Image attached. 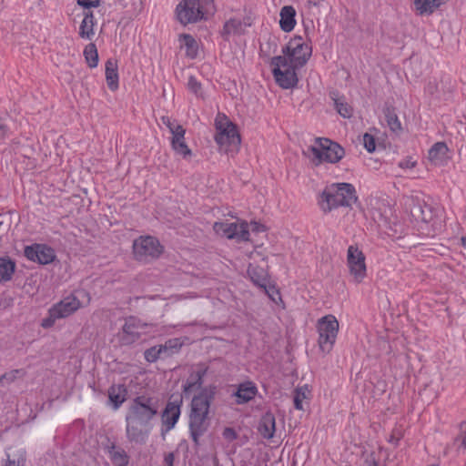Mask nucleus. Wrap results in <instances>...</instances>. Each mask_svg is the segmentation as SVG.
I'll return each mask as SVG.
<instances>
[{"label":"nucleus","mask_w":466,"mask_h":466,"mask_svg":"<svg viewBox=\"0 0 466 466\" xmlns=\"http://www.w3.org/2000/svg\"><path fill=\"white\" fill-rule=\"evenodd\" d=\"M369 466H379V463H378V461H377L376 460H374V459H373V460L370 461V465H369Z\"/></svg>","instance_id":"nucleus-58"},{"label":"nucleus","mask_w":466,"mask_h":466,"mask_svg":"<svg viewBox=\"0 0 466 466\" xmlns=\"http://www.w3.org/2000/svg\"><path fill=\"white\" fill-rule=\"evenodd\" d=\"M213 230L217 235L228 239H236L238 242L249 240V227L248 223L245 220H242L240 223L217 221L213 225Z\"/></svg>","instance_id":"nucleus-11"},{"label":"nucleus","mask_w":466,"mask_h":466,"mask_svg":"<svg viewBox=\"0 0 466 466\" xmlns=\"http://www.w3.org/2000/svg\"><path fill=\"white\" fill-rule=\"evenodd\" d=\"M134 258L139 261L147 263L158 258L164 252V247L159 240L153 236H140L133 241Z\"/></svg>","instance_id":"nucleus-7"},{"label":"nucleus","mask_w":466,"mask_h":466,"mask_svg":"<svg viewBox=\"0 0 466 466\" xmlns=\"http://www.w3.org/2000/svg\"><path fill=\"white\" fill-rule=\"evenodd\" d=\"M24 255L28 260L41 265L50 264L56 259V250L46 244L40 243L25 246Z\"/></svg>","instance_id":"nucleus-15"},{"label":"nucleus","mask_w":466,"mask_h":466,"mask_svg":"<svg viewBox=\"0 0 466 466\" xmlns=\"http://www.w3.org/2000/svg\"><path fill=\"white\" fill-rule=\"evenodd\" d=\"M182 405V397H175V395H172L169 398L161 415L162 435L166 434L167 432L170 431L175 428L181 415Z\"/></svg>","instance_id":"nucleus-14"},{"label":"nucleus","mask_w":466,"mask_h":466,"mask_svg":"<svg viewBox=\"0 0 466 466\" xmlns=\"http://www.w3.org/2000/svg\"><path fill=\"white\" fill-rule=\"evenodd\" d=\"M157 412V400L147 395H140L132 400L126 416L150 425V421Z\"/></svg>","instance_id":"nucleus-5"},{"label":"nucleus","mask_w":466,"mask_h":466,"mask_svg":"<svg viewBox=\"0 0 466 466\" xmlns=\"http://www.w3.org/2000/svg\"><path fill=\"white\" fill-rule=\"evenodd\" d=\"M101 0H77V5L89 9L92 7H98L100 5Z\"/></svg>","instance_id":"nucleus-47"},{"label":"nucleus","mask_w":466,"mask_h":466,"mask_svg":"<svg viewBox=\"0 0 466 466\" xmlns=\"http://www.w3.org/2000/svg\"><path fill=\"white\" fill-rule=\"evenodd\" d=\"M127 388L125 384H113L107 390L108 404L114 410H118L127 400Z\"/></svg>","instance_id":"nucleus-20"},{"label":"nucleus","mask_w":466,"mask_h":466,"mask_svg":"<svg viewBox=\"0 0 466 466\" xmlns=\"http://www.w3.org/2000/svg\"><path fill=\"white\" fill-rule=\"evenodd\" d=\"M208 367L203 363H199L194 370L189 372L186 381L197 385V387L204 388V377L207 375Z\"/></svg>","instance_id":"nucleus-30"},{"label":"nucleus","mask_w":466,"mask_h":466,"mask_svg":"<svg viewBox=\"0 0 466 466\" xmlns=\"http://www.w3.org/2000/svg\"><path fill=\"white\" fill-rule=\"evenodd\" d=\"M10 128L7 125L0 123V140L9 136Z\"/></svg>","instance_id":"nucleus-53"},{"label":"nucleus","mask_w":466,"mask_h":466,"mask_svg":"<svg viewBox=\"0 0 466 466\" xmlns=\"http://www.w3.org/2000/svg\"><path fill=\"white\" fill-rule=\"evenodd\" d=\"M216 129L217 133L214 138L221 148L228 152L238 147L241 139L235 124L230 121L226 123L216 122Z\"/></svg>","instance_id":"nucleus-10"},{"label":"nucleus","mask_w":466,"mask_h":466,"mask_svg":"<svg viewBox=\"0 0 466 466\" xmlns=\"http://www.w3.org/2000/svg\"><path fill=\"white\" fill-rule=\"evenodd\" d=\"M104 451L108 454L109 459L115 466H128L129 455L121 447H116L114 441H110L104 446Z\"/></svg>","instance_id":"nucleus-18"},{"label":"nucleus","mask_w":466,"mask_h":466,"mask_svg":"<svg viewBox=\"0 0 466 466\" xmlns=\"http://www.w3.org/2000/svg\"><path fill=\"white\" fill-rule=\"evenodd\" d=\"M82 308L81 301L73 294L49 308L47 316L41 320L44 329L52 328L57 319H66Z\"/></svg>","instance_id":"nucleus-6"},{"label":"nucleus","mask_w":466,"mask_h":466,"mask_svg":"<svg viewBox=\"0 0 466 466\" xmlns=\"http://www.w3.org/2000/svg\"><path fill=\"white\" fill-rule=\"evenodd\" d=\"M279 27L286 33L291 32L296 25V10L292 5H284L279 12Z\"/></svg>","instance_id":"nucleus-24"},{"label":"nucleus","mask_w":466,"mask_h":466,"mask_svg":"<svg viewBox=\"0 0 466 466\" xmlns=\"http://www.w3.org/2000/svg\"><path fill=\"white\" fill-rule=\"evenodd\" d=\"M160 346L162 348L164 357L167 358L175 353H177L183 346V342L180 340V339L174 338L167 339L165 344Z\"/></svg>","instance_id":"nucleus-34"},{"label":"nucleus","mask_w":466,"mask_h":466,"mask_svg":"<svg viewBox=\"0 0 466 466\" xmlns=\"http://www.w3.org/2000/svg\"><path fill=\"white\" fill-rule=\"evenodd\" d=\"M176 15L180 24H195L204 18V10L200 0H182L176 7Z\"/></svg>","instance_id":"nucleus-12"},{"label":"nucleus","mask_w":466,"mask_h":466,"mask_svg":"<svg viewBox=\"0 0 466 466\" xmlns=\"http://www.w3.org/2000/svg\"><path fill=\"white\" fill-rule=\"evenodd\" d=\"M96 24L93 12L88 11L84 13V18L79 26V36L83 39L91 40L95 35L94 26Z\"/></svg>","instance_id":"nucleus-28"},{"label":"nucleus","mask_w":466,"mask_h":466,"mask_svg":"<svg viewBox=\"0 0 466 466\" xmlns=\"http://www.w3.org/2000/svg\"><path fill=\"white\" fill-rule=\"evenodd\" d=\"M223 437L231 441L238 438V434L233 428L227 427L223 431Z\"/></svg>","instance_id":"nucleus-49"},{"label":"nucleus","mask_w":466,"mask_h":466,"mask_svg":"<svg viewBox=\"0 0 466 466\" xmlns=\"http://www.w3.org/2000/svg\"><path fill=\"white\" fill-rule=\"evenodd\" d=\"M449 148L445 142H436L428 151L429 160L435 166H444L449 160Z\"/></svg>","instance_id":"nucleus-19"},{"label":"nucleus","mask_w":466,"mask_h":466,"mask_svg":"<svg viewBox=\"0 0 466 466\" xmlns=\"http://www.w3.org/2000/svg\"><path fill=\"white\" fill-rule=\"evenodd\" d=\"M258 393V388L252 381H245L238 387L234 396L237 398L236 402L239 405L248 403L255 398Z\"/></svg>","instance_id":"nucleus-23"},{"label":"nucleus","mask_w":466,"mask_h":466,"mask_svg":"<svg viewBox=\"0 0 466 466\" xmlns=\"http://www.w3.org/2000/svg\"><path fill=\"white\" fill-rule=\"evenodd\" d=\"M410 214L416 221L425 224L431 223L435 215L433 208L425 202H417L410 208Z\"/></svg>","instance_id":"nucleus-21"},{"label":"nucleus","mask_w":466,"mask_h":466,"mask_svg":"<svg viewBox=\"0 0 466 466\" xmlns=\"http://www.w3.org/2000/svg\"><path fill=\"white\" fill-rule=\"evenodd\" d=\"M461 246L466 249V237L461 238Z\"/></svg>","instance_id":"nucleus-57"},{"label":"nucleus","mask_w":466,"mask_h":466,"mask_svg":"<svg viewBox=\"0 0 466 466\" xmlns=\"http://www.w3.org/2000/svg\"><path fill=\"white\" fill-rule=\"evenodd\" d=\"M187 88L190 92L194 93L197 96H202V85L196 76H190L187 81Z\"/></svg>","instance_id":"nucleus-41"},{"label":"nucleus","mask_w":466,"mask_h":466,"mask_svg":"<svg viewBox=\"0 0 466 466\" xmlns=\"http://www.w3.org/2000/svg\"><path fill=\"white\" fill-rule=\"evenodd\" d=\"M363 146H364V148L369 153H373L376 150V140H375V137L372 135L369 134V133H365L363 135Z\"/></svg>","instance_id":"nucleus-43"},{"label":"nucleus","mask_w":466,"mask_h":466,"mask_svg":"<svg viewBox=\"0 0 466 466\" xmlns=\"http://www.w3.org/2000/svg\"><path fill=\"white\" fill-rule=\"evenodd\" d=\"M83 55L90 68H95L97 66L99 57L96 46L94 43H89L86 46Z\"/></svg>","instance_id":"nucleus-32"},{"label":"nucleus","mask_w":466,"mask_h":466,"mask_svg":"<svg viewBox=\"0 0 466 466\" xmlns=\"http://www.w3.org/2000/svg\"><path fill=\"white\" fill-rule=\"evenodd\" d=\"M203 388H200V387H197V385H193L187 381H184L183 384H182V392L180 395H177L176 397H182L183 399L186 398V399H188L191 394L194 392V391H197L198 390V392L202 390Z\"/></svg>","instance_id":"nucleus-42"},{"label":"nucleus","mask_w":466,"mask_h":466,"mask_svg":"<svg viewBox=\"0 0 466 466\" xmlns=\"http://www.w3.org/2000/svg\"><path fill=\"white\" fill-rule=\"evenodd\" d=\"M270 66L273 77L278 86L283 89H291L297 86L299 76L297 71L301 67H296L288 61V57L275 56L270 58Z\"/></svg>","instance_id":"nucleus-4"},{"label":"nucleus","mask_w":466,"mask_h":466,"mask_svg":"<svg viewBox=\"0 0 466 466\" xmlns=\"http://www.w3.org/2000/svg\"><path fill=\"white\" fill-rule=\"evenodd\" d=\"M215 394L216 387L207 386L191 399L187 426L189 437L195 447L200 445L201 438L208 432L211 426L209 410Z\"/></svg>","instance_id":"nucleus-1"},{"label":"nucleus","mask_w":466,"mask_h":466,"mask_svg":"<svg viewBox=\"0 0 466 466\" xmlns=\"http://www.w3.org/2000/svg\"><path fill=\"white\" fill-rule=\"evenodd\" d=\"M15 261L9 257H0V282L9 281L15 270Z\"/></svg>","instance_id":"nucleus-29"},{"label":"nucleus","mask_w":466,"mask_h":466,"mask_svg":"<svg viewBox=\"0 0 466 466\" xmlns=\"http://www.w3.org/2000/svg\"><path fill=\"white\" fill-rule=\"evenodd\" d=\"M144 358L147 362L153 363L157 361L160 358H165L162 348L160 345L151 347L145 350Z\"/></svg>","instance_id":"nucleus-38"},{"label":"nucleus","mask_w":466,"mask_h":466,"mask_svg":"<svg viewBox=\"0 0 466 466\" xmlns=\"http://www.w3.org/2000/svg\"><path fill=\"white\" fill-rule=\"evenodd\" d=\"M308 1H309V3L310 5H314V6H317V5H319V2H320L321 0H308Z\"/></svg>","instance_id":"nucleus-56"},{"label":"nucleus","mask_w":466,"mask_h":466,"mask_svg":"<svg viewBox=\"0 0 466 466\" xmlns=\"http://www.w3.org/2000/svg\"><path fill=\"white\" fill-rule=\"evenodd\" d=\"M267 46L268 48V54L271 52L276 53L278 49V39L276 37H269L267 42Z\"/></svg>","instance_id":"nucleus-51"},{"label":"nucleus","mask_w":466,"mask_h":466,"mask_svg":"<svg viewBox=\"0 0 466 466\" xmlns=\"http://www.w3.org/2000/svg\"><path fill=\"white\" fill-rule=\"evenodd\" d=\"M282 56L296 67H303L312 55V46L304 41L300 35H294L288 44L282 47Z\"/></svg>","instance_id":"nucleus-8"},{"label":"nucleus","mask_w":466,"mask_h":466,"mask_svg":"<svg viewBox=\"0 0 466 466\" xmlns=\"http://www.w3.org/2000/svg\"><path fill=\"white\" fill-rule=\"evenodd\" d=\"M319 346L322 352L329 353L336 342L339 321L333 315H327L318 320Z\"/></svg>","instance_id":"nucleus-9"},{"label":"nucleus","mask_w":466,"mask_h":466,"mask_svg":"<svg viewBox=\"0 0 466 466\" xmlns=\"http://www.w3.org/2000/svg\"><path fill=\"white\" fill-rule=\"evenodd\" d=\"M334 105L337 112L344 118H350L352 116V107L341 98H335Z\"/></svg>","instance_id":"nucleus-39"},{"label":"nucleus","mask_w":466,"mask_h":466,"mask_svg":"<svg viewBox=\"0 0 466 466\" xmlns=\"http://www.w3.org/2000/svg\"><path fill=\"white\" fill-rule=\"evenodd\" d=\"M306 398L305 392L302 390V389H297L295 390L294 395V407L296 410H303V404L302 400Z\"/></svg>","instance_id":"nucleus-46"},{"label":"nucleus","mask_w":466,"mask_h":466,"mask_svg":"<svg viewBox=\"0 0 466 466\" xmlns=\"http://www.w3.org/2000/svg\"><path fill=\"white\" fill-rule=\"evenodd\" d=\"M171 145L185 139L186 129L181 126L174 127L172 131Z\"/></svg>","instance_id":"nucleus-45"},{"label":"nucleus","mask_w":466,"mask_h":466,"mask_svg":"<svg viewBox=\"0 0 466 466\" xmlns=\"http://www.w3.org/2000/svg\"><path fill=\"white\" fill-rule=\"evenodd\" d=\"M147 326L140 319L135 316H129L125 319L122 327V332L119 334V341L123 346H129L137 342L141 338V329Z\"/></svg>","instance_id":"nucleus-16"},{"label":"nucleus","mask_w":466,"mask_h":466,"mask_svg":"<svg viewBox=\"0 0 466 466\" xmlns=\"http://www.w3.org/2000/svg\"><path fill=\"white\" fill-rule=\"evenodd\" d=\"M359 200L355 187L347 182L331 183L318 196V205L320 210L330 213L339 208H350Z\"/></svg>","instance_id":"nucleus-2"},{"label":"nucleus","mask_w":466,"mask_h":466,"mask_svg":"<svg viewBox=\"0 0 466 466\" xmlns=\"http://www.w3.org/2000/svg\"><path fill=\"white\" fill-rule=\"evenodd\" d=\"M385 117L387 120V124L390 127V129L399 134L402 130L400 120L399 119L397 114L395 113L394 109L387 108L385 111Z\"/></svg>","instance_id":"nucleus-35"},{"label":"nucleus","mask_w":466,"mask_h":466,"mask_svg":"<svg viewBox=\"0 0 466 466\" xmlns=\"http://www.w3.org/2000/svg\"><path fill=\"white\" fill-rule=\"evenodd\" d=\"M161 119L163 124L166 125L167 127L168 128L169 132L172 131L174 127L179 126V124L176 120H172L168 116H162Z\"/></svg>","instance_id":"nucleus-50"},{"label":"nucleus","mask_w":466,"mask_h":466,"mask_svg":"<svg viewBox=\"0 0 466 466\" xmlns=\"http://www.w3.org/2000/svg\"><path fill=\"white\" fill-rule=\"evenodd\" d=\"M401 438V432L399 430H393L392 433L390 435L387 441L389 443L393 444L395 447H397Z\"/></svg>","instance_id":"nucleus-48"},{"label":"nucleus","mask_w":466,"mask_h":466,"mask_svg":"<svg viewBox=\"0 0 466 466\" xmlns=\"http://www.w3.org/2000/svg\"><path fill=\"white\" fill-rule=\"evenodd\" d=\"M106 81L111 91H116L119 87V75L117 60L108 58L105 65Z\"/></svg>","instance_id":"nucleus-22"},{"label":"nucleus","mask_w":466,"mask_h":466,"mask_svg":"<svg viewBox=\"0 0 466 466\" xmlns=\"http://www.w3.org/2000/svg\"><path fill=\"white\" fill-rule=\"evenodd\" d=\"M268 297L274 302H277V298L282 301L279 290L276 288L275 285H270L268 283L266 284V289H262Z\"/></svg>","instance_id":"nucleus-44"},{"label":"nucleus","mask_w":466,"mask_h":466,"mask_svg":"<svg viewBox=\"0 0 466 466\" xmlns=\"http://www.w3.org/2000/svg\"><path fill=\"white\" fill-rule=\"evenodd\" d=\"M186 47V55L194 59L198 56V46L196 39L189 34H183L180 36Z\"/></svg>","instance_id":"nucleus-33"},{"label":"nucleus","mask_w":466,"mask_h":466,"mask_svg":"<svg viewBox=\"0 0 466 466\" xmlns=\"http://www.w3.org/2000/svg\"><path fill=\"white\" fill-rule=\"evenodd\" d=\"M442 4L444 0H413L414 9L420 15L433 14Z\"/></svg>","instance_id":"nucleus-27"},{"label":"nucleus","mask_w":466,"mask_h":466,"mask_svg":"<svg viewBox=\"0 0 466 466\" xmlns=\"http://www.w3.org/2000/svg\"><path fill=\"white\" fill-rule=\"evenodd\" d=\"M151 425L126 416V437L130 443L143 445L150 434Z\"/></svg>","instance_id":"nucleus-17"},{"label":"nucleus","mask_w":466,"mask_h":466,"mask_svg":"<svg viewBox=\"0 0 466 466\" xmlns=\"http://www.w3.org/2000/svg\"><path fill=\"white\" fill-rule=\"evenodd\" d=\"M175 454L174 452H168L164 456L165 466H174Z\"/></svg>","instance_id":"nucleus-55"},{"label":"nucleus","mask_w":466,"mask_h":466,"mask_svg":"<svg viewBox=\"0 0 466 466\" xmlns=\"http://www.w3.org/2000/svg\"><path fill=\"white\" fill-rule=\"evenodd\" d=\"M171 147L175 153L181 156L184 159H189L192 156V151L187 147L185 139L172 144Z\"/></svg>","instance_id":"nucleus-40"},{"label":"nucleus","mask_w":466,"mask_h":466,"mask_svg":"<svg viewBox=\"0 0 466 466\" xmlns=\"http://www.w3.org/2000/svg\"><path fill=\"white\" fill-rule=\"evenodd\" d=\"M250 227H251V230L256 233L266 231V227L263 224L257 222V221H251Z\"/></svg>","instance_id":"nucleus-52"},{"label":"nucleus","mask_w":466,"mask_h":466,"mask_svg":"<svg viewBox=\"0 0 466 466\" xmlns=\"http://www.w3.org/2000/svg\"><path fill=\"white\" fill-rule=\"evenodd\" d=\"M247 274L255 286L266 289V284L268 283V274L262 267L249 264Z\"/></svg>","instance_id":"nucleus-25"},{"label":"nucleus","mask_w":466,"mask_h":466,"mask_svg":"<svg viewBox=\"0 0 466 466\" xmlns=\"http://www.w3.org/2000/svg\"><path fill=\"white\" fill-rule=\"evenodd\" d=\"M25 375V371L23 369H15L7 371L0 376V386L6 387L13 383L15 380L23 378Z\"/></svg>","instance_id":"nucleus-36"},{"label":"nucleus","mask_w":466,"mask_h":466,"mask_svg":"<svg viewBox=\"0 0 466 466\" xmlns=\"http://www.w3.org/2000/svg\"><path fill=\"white\" fill-rule=\"evenodd\" d=\"M258 431L263 438L272 439L276 431V420L271 412H266L259 422Z\"/></svg>","instance_id":"nucleus-26"},{"label":"nucleus","mask_w":466,"mask_h":466,"mask_svg":"<svg viewBox=\"0 0 466 466\" xmlns=\"http://www.w3.org/2000/svg\"><path fill=\"white\" fill-rule=\"evenodd\" d=\"M347 266L357 283L367 276L366 257L357 246L350 245L347 250Z\"/></svg>","instance_id":"nucleus-13"},{"label":"nucleus","mask_w":466,"mask_h":466,"mask_svg":"<svg viewBox=\"0 0 466 466\" xmlns=\"http://www.w3.org/2000/svg\"><path fill=\"white\" fill-rule=\"evenodd\" d=\"M416 162L412 161L411 158L403 159L399 163V167L401 168H412L415 167Z\"/></svg>","instance_id":"nucleus-54"},{"label":"nucleus","mask_w":466,"mask_h":466,"mask_svg":"<svg viewBox=\"0 0 466 466\" xmlns=\"http://www.w3.org/2000/svg\"><path fill=\"white\" fill-rule=\"evenodd\" d=\"M308 151L312 154L313 162L317 166L324 162L338 163L345 155V150L339 144L326 137H317L315 145L309 146Z\"/></svg>","instance_id":"nucleus-3"},{"label":"nucleus","mask_w":466,"mask_h":466,"mask_svg":"<svg viewBox=\"0 0 466 466\" xmlns=\"http://www.w3.org/2000/svg\"><path fill=\"white\" fill-rule=\"evenodd\" d=\"M242 28V21L238 18H230L226 21L220 35L225 41H228L231 35L239 34Z\"/></svg>","instance_id":"nucleus-31"},{"label":"nucleus","mask_w":466,"mask_h":466,"mask_svg":"<svg viewBox=\"0 0 466 466\" xmlns=\"http://www.w3.org/2000/svg\"><path fill=\"white\" fill-rule=\"evenodd\" d=\"M26 456L24 450L17 451L13 456L6 453V460L3 466H25Z\"/></svg>","instance_id":"nucleus-37"}]
</instances>
